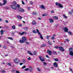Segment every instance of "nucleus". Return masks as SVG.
<instances>
[{
    "label": "nucleus",
    "instance_id": "1",
    "mask_svg": "<svg viewBox=\"0 0 73 73\" xmlns=\"http://www.w3.org/2000/svg\"><path fill=\"white\" fill-rule=\"evenodd\" d=\"M22 40H19V42L20 43H24V42L27 41V39L25 36H23L22 37Z\"/></svg>",
    "mask_w": 73,
    "mask_h": 73
},
{
    "label": "nucleus",
    "instance_id": "2",
    "mask_svg": "<svg viewBox=\"0 0 73 73\" xmlns=\"http://www.w3.org/2000/svg\"><path fill=\"white\" fill-rule=\"evenodd\" d=\"M69 52H70L69 54L72 56H73V48L72 47H70L69 48Z\"/></svg>",
    "mask_w": 73,
    "mask_h": 73
},
{
    "label": "nucleus",
    "instance_id": "3",
    "mask_svg": "<svg viewBox=\"0 0 73 73\" xmlns=\"http://www.w3.org/2000/svg\"><path fill=\"white\" fill-rule=\"evenodd\" d=\"M55 4L56 6H59L60 8H63V6L62 5V4H61L60 3L56 2L55 3Z\"/></svg>",
    "mask_w": 73,
    "mask_h": 73
},
{
    "label": "nucleus",
    "instance_id": "4",
    "mask_svg": "<svg viewBox=\"0 0 73 73\" xmlns=\"http://www.w3.org/2000/svg\"><path fill=\"white\" fill-rule=\"evenodd\" d=\"M39 59H40V60L41 61H42V62L45 61V59H44V57L42 56H39Z\"/></svg>",
    "mask_w": 73,
    "mask_h": 73
},
{
    "label": "nucleus",
    "instance_id": "5",
    "mask_svg": "<svg viewBox=\"0 0 73 73\" xmlns=\"http://www.w3.org/2000/svg\"><path fill=\"white\" fill-rule=\"evenodd\" d=\"M11 7L14 10H16V9H17V7L15 5H11Z\"/></svg>",
    "mask_w": 73,
    "mask_h": 73
},
{
    "label": "nucleus",
    "instance_id": "6",
    "mask_svg": "<svg viewBox=\"0 0 73 73\" xmlns=\"http://www.w3.org/2000/svg\"><path fill=\"white\" fill-rule=\"evenodd\" d=\"M13 61L15 62L16 64H19V60L18 58H17L15 59H14L13 60Z\"/></svg>",
    "mask_w": 73,
    "mask_h": 73
},
{
    "label": "nucleus",
    "instance_id": "7",
    "mask_svg": "<svg viewBox=\"0 0 73 73\" xmlns=\"http://www.w3.org/2000/svg\"><path fill=\"white\" fill-rule=\"evenodd\" d=\"M63 30L65 32H68V28L67 27H65L64 29H63Z\"/></svg>",
    "mask_w": 73,
    "mask_h": 73
},
{
    "label": "nucleus",
    "instance_id": "8",
    "mask_svg": "<svg viewBox=\"0 0 73 73\" xmlns=\"http://www.w3.org/2000/svg\"><path fill=\"white\" fill-rule=\"evenodd\" d=\"M19 34L21 36H22V35H23L24 34L25 35H27V33L23 32L21 33V32H20L19 33Z\"/></svg>",
    "mask_w": 73,
    "mask_h": 73
},
{
    "label": "nucleus",
    "instance_id": "9",
    "mask_svg": "<svg viewBox=\"0 0 73 73\" xmlns=\"http://www.w3.org/2000/svg\"><path fill=\"white\" fill-rule=\"evenodd\" d=\"M18 10L19 11L21 12H24V10L21 8H19Z\"/></svg>",
    "mask_w": 73,
    "mask_h": 73
},
{
    "label": "nucleus",
    "instance_id": "10",
    "mask_svg": "<svg viewBox=\"0 0 73 73\" xmlns=\"http://www.w3.org/2000/svg\"><path fill=\"white\" fill-rule=\"evenodd\" d=\"M53 66L55 68H57V63L56 62L54 63L53 64Z\"/></svg>",
    "mask_w": 73,
    "mask_h": 73
},
{
    "label": "nucleus",
    "instance_id": "11",
    "mask_svg": "<svg viewBox=\"0 0 73 73\" xmlns=\"http://www.w3.org/2000/svg\"><path fill=\"white\" fill-rule=\"evenodd\" d=\"M36 23H37L34 20L33 21L32 23V25H36Z\"/></svg>",
    "mask_w": 73,
    "mask_h": 73
},
{
    "label": "nucleus",
    "instance_id": "12",
    "mask_svg": "<svg viewBox=\"0 0 73 73\" xmlns=\"http://www.w3.org/2000/svg\"><path fill=\"white\" fill-rule=\"evenodd\" d=\"M47 52H48V53L49 54V55H52V51L50 50L49 51V50H48Z\"/></svg>",
    "mask_w": 73,
    "mask_h": 73
},
{
    "label": "nucleus",
    "instance_id": "13",
    "mask_svg": "<svg viewBox=\"0 0 73 73\" xmlns=\"http://www.w3.org/2000/svg\"><path fill=\"white\" fill-rule=\"evenodd\" d=\"M72 12H73V9H72V10L70 12H68V13L71 15H73V13Z\"/></svg>",
    "mask_w": 73,
    "mask_h": 73
},
{
    "label": "nucleus",
    "instance_id": "14",
    "mask_svg": "<svg viewBox=\"0 0 73 73\" xmlns=\"http://www.w3.org/2000/svg\"><path fill=\"white\" fill-rule=\"evenodd\" d=\"M59 49L60 50H61V51H64V48H62V47H60L59 48Z\"/></svg>",
    "mask_w": 73,
    "mask_h": 73
},
{
    "label": "nucleus",
    "instance_id": "15",
    "mask_svg": "<svg viewBox=\"0 0 73 73\" xmlns=\"http://www.w3.org/2000/svg\"><path fill=\"white\" fill-rule=\"evenodd\" d=\"M17 18H18V19L19 20H20L22 19V17H21L20 16L18 15L17 16Z\"/></svg>",
    "mask_w": 73,
    "mask_h": 73
},
{
    "label": "nucleus",
    "instance_id": "16",
    "mask_svg": "<svg viewBox=\"0 0 73 73\" xmlns=\"http://www.w3.org/2000/svg\"><path fill=\"white\" fill-rule=\"evenodd\" d=\"M29 71L31 72H32V70H33V68L31 67H29Z\"/></svg>",
    "mask_w": 73,
    "mask_h": 73
},
{
    "label": "nucleus",
    "instance_id": "17",
    "mask_svg": "<svg viewBox=\"0 0 73 73\" xmlns=\"http://www.w3.org/2000/svg\"><path fill=\"white\" fill-rule=\"evenodd\" d=\"M3 2H4L3 3V5H5V4L7 3L6 0H3Z\"/></svg>",
    "mask_w": 73,
    "mask_h": 73
},
{
    "label": "nucleus",
    "instance_id": "18",
    "mask_svg": "<svg viewBox=\"0 0 73 73\" xmlns=\"http://www.w3.org/2000/svg\"><path fill=\"white\" fill-rule=\"evenodd\" d=\"M12 29H16V27L15 26V25H13L12 26Z\"/></svg>",
    "mask_w": 73,
    "mask_h": 73
},
{
    "label": "nucleus",
    "instance_id": "19",
    "mask_svg": "<svg viewBox=\"0 0 73 73\" xmlns=\"http://www.w3.org/2000/svg\"><path fill=\"white\" fill-rule=\"evenodd\" d=\"M28 54H29L30 55H31V56H33V54L31 53V52L29 51H28Z\"/></svg>",
    "mask_w": 73,
    "mask_h": 73
},
{
    "label": "nucleus",
    "instance_id": "20",
    "mask_svg": "<svg viewBox=\"0 0 73 73\" xmlns=\"http://www.w3.org/2000/svg\"><path fill=\"white\" fill-rule=\"evenodd\" d=\"M49 20L50 22V23H53V20L52 19H50Z\"/></svg>",
    "mask_w": 73,
    "mask_h": 73
},
{
    "label": "nucleus",
    "instance_id": "21",
    "mask_svg": "<svg viewBox=\"0 0 73 73\" xmlns=\"http://www.w3.org/2000/svg\"><path fill=\"white\" fill-rule=\"evenodd\" d=\"M48 43L49 45H52V43H51L50 40H49L48 41Z\"/></svg>",
    "mask_w": 73,
    "mask_h": 73
},
{
    "label": "nucleus",
    "instance_id": "22",
    "mask_svg": "<svg viewBox=\"0 0 73 73\" xmlns=\"http://www.w3.org/2000/svg\"><path fill=\"white\" fill-rule=\"evenodd\" d=\"M53 18L55 20H57L58 19V17L56 16L53 17Z\"/></svg>",
    "mask_w": 73,
    "mask_h": 73
},
{
    "label": "nucleus",
    "instance_id": "23",
    "mask_svg": "<svg viewBox=\"0 0 73 73\" xmlns=\"http://www.w3.org/2000/svg\"><path fill=\"white\" fill-rule=\"evenodd\" d=\"M33 15H37V12H33Z\"/></svg>",
    "mask_w": 73,
    "mask_h": 73
},
{
    "label": "nucleus",
    "instance_id": "24",
    "mask_svg": "<svg viewBox=\"0 0 73 73\" xmlns=\"http://www.w3.org/2000/svg\"><path fill=\"white\" fill-rule=\"evenodd\" d=\"M45 46H46V45L43 44L41 46V48H43V47H45Z\"/></svg>",
    "mask_w": 73,
    "mask_h": 73
},
{
    "label": "nucleus",
    "instance_id": "25",
    "mask_svg": "<svg viewBox=\"0 0 73 73\" xmlns=\"http://www.w3.org/2000/svg\"><path fill=\"white\" fill-rule=\"evenodd\" d=\"M53 54H54V55H57V53L55 51L53 52Z\"/></svg>",
    "mask_w": 73,
    "mask_h": 73
},
{
    "label": "nucleus",
    "instance_id": "26",
    "mask_svg": "<svg viewBox=\"0 0 73 73\" xmlns=\"http://www.w3.org/2000/svg\"><path fill=\"white\" fill-rule=\"evenodd\" d=\"M4 8L6 9H9V7L7 6H5L4 7Z\"/></svg>",
    "mask_w": 73,
    "mask_h": 73
},
{
    "label": "nucleus",
    "instance_id": "27",
    "mask_svg": "<svg viewBox=\"0 0 73 73\" xmlns=\"http://www.w3.org/2000/svg\"><path fill=\"white\" fill-rule=\"evenodd\" d=\"M63 16L64 18H65V19H67L68 18V17L65 16L64 14L63 15Z\"/></svg>",
    "mask_w": 73,
    "mask_h": 73
},
{
    "label": "nucleus",
    "instance_id": "28",
    "mask_svg": "<svg viewBox=\"0 0 73 73\" xmlns=\"http://www.w3.org/2000/svg\"><path fill=\"white\" fill-rule=\"evenodd\" d=\"M1 72L2 73H4V72H5V70H4L2 69L1 70Z\"/></svg>",
    "mask_w": 73,
    "mask_h": 73
},
{
    "label": "nucleus",
    "instance_id": "29",
    "mask_svg": "<svg viewBox=\"0 0 73 73\" xmlns=\"http://www.w3.org/2000/svg\"><path fill=\"white\" fill-rule=\"evenodd\" d=\"M41 8H42V9H45V7H44L43 5H42Z\"/></svg>",
    "mask_w": 73,
    "mask_h": 73
},
{
    "label": "nucleus",
    "instance_id": "30",
    "mask_svg": "<svg viewBox=\"0 0 73 73\" xmlns=\"http://www.w3.org/2000/svg\"><path fill=\"white\" fill-rule=\"evenodd\" d=\"M48 15H47L46 14H44L42 15V16H46Z\"/></svg>",
    "mask_w": 73,
    "mask_h": 73
},
{
    "label": "nucleus",
    "instance_id": "31",
    "mask_svg": "<svg viewBox=\"0 0 73 73\" xmlns=\"http://www.w3.org/2000/svg\"><path fill=\"white\" fill-rule=\"evenodd\" d=\"M7 38H9V39H10V40H13V38H12L11 37H8Z\"/></svg>",
    "mask_w": 73,
    "mask_h": 73
},
{
    "label": "nucleus",
    "instance_id": "32",
    "mask_svg": "<svg viewBox=\"0 0 73 73\" xmlns=\"http://www.w3.org/2000/svg\"><path fill=\"white\" fill-rule=\"evenodd\" d=\"M3 32H4V31L3 30H1V35H3Z\"/></svg>",
    "mask_w": 73,
    "mask_h": 73
},
{
    "label": "nucleus",
    "instance_id": "33",
    "mask_svg": "<svg viewBox=\"0 0 73 73\" xmlns=\"http://www.w3.org/2000/svg\"><path fill=\"white\" fill-rule=\"evenodd\" d=\"M54 60L55 61H58V58H57L54 59Z\"/></svg>",
    "mask_w": 73,
    "mask_h": 73
},
{
    "label": "nucleus",
    "instance_id": "34",
    "mask_svg": "<svg viewBox=\"0 0 73 73\" xmlns=\"http://www.w3.org/2000/svg\"><path fill=\"white\" fill-rule=\"evenodd\" d=\"M13 4H14L15 5H17V3H16V2H15V1L13 2Z\"/></svg>",
    "mask_w": 73,
    "mask_h": 73
},
{
    "label": "nucleus",
    "instance_id": "35",
    "mask_svg": "<svg viewBox=\"0 0 73 73\" xmlns=\"http://www.w3.org/2000/svg\"><path fill=\"white\" fill-rule=\"evenodd\" d=\"M33 33H37V32H36V31L35 30H33Z\"/></svg>",
    "mask_w": 73,
    "mask_h": 73
},
{
    "label": "nucleus",
    "instance_id": "36",
    "mask_svg": "<svg viewBox=\"0 0 73 73\" xmlns=\"http://www.w3.org/2000/svg\"><path fill=\"white\" fill-rule=\"evenodd\" d=\"M40 38H41L42 40H43V37H42V35H40Z\"/></svg>",
    "mask_w": 73,
    "mask_h": 73
},
{
    "label": "nucleus",
    "instance_id": "37",
    "mask_svg": "<svg viewBox=\"0 0 73 73\" xmlns=\"http://www.w3.org/2000/svg\"><path fill=\"white\" fill-rule=\"evenodd\" d=\"M68 32L70 35H72V33L70 31H68Z\"/></svg>",
    "mask_w": 73,
    "mask_h": 73
},
{
    "label": "nucleus",
    "instance_id": "38",
    "mask_svg": "<svg viewBox=\"0 0 73 73\" xmlns=\"http://www.w3.org/2000/svg\"><path fill=\"white\" fill-rule=\"evenodd\" d=\"M37 69H38V71H39V72H41V70H40V68H37Z\"/></svg>",
    "mask_w": 73,
    "mask_h": 73
},
{
    "label": "nucleus",
    "instance_id": "39",
    "mask_svg": "<svg viewBox=\"0 0 73 73\" xmlns=\"http://www.w3.org/2000/svg\"><path fill=\"white\" fill-rule=\"evenodd\" d=\"M28 70H29V68H27L25 69V71H28Z\"/></svg>",
    "mask_w": 73,
    "mask_h": 73
},
{
    "label": "nucleus",
    "instance_id": "40",
    "mask_svg": "<svg viewBox=\"0 0 73 73\" xmlns=\"http://www.w3.org/2000/svg\"><path fill=\"white\" fill-rule=\"evenodd\" d=\"M25 43H26L27 45H29V42H26Z\"/></svg>",
    "mask_w": 73,
    "mask_h": 73
},
{
    "label": "nucleus",
    "instance_id": "41",
    "mask_svg": "<svg viewBox=\"0 0 73 73\" xmlns=\"http://www.w3.org/2000/svg\"><path fill=\"white\" fill-rule=\"evenodd\" d=\"M7 64V65H8L10 66H11V63H10V62L8 63Z\"/></svg>",
    "mask_w": 73,
    "mask_h": 73
},
{
    "label": "nucleus",
    "instance_id": "42",
    "mask_svg": "<svg viewBox=\"0 0 73 73\" xmlns=\"http://www.w3.org/2000/svg\"><path fill=\"white\" fill-rule=\"evenodd\" d=\"M6 47L7 46H5V45H4L3 48L4 49H6Z\"/></svg>",
    "mask_w": 73,
    "mask_h": 73
},
{
    "label": "nucleus",
    "instance_id": "43",
    "mask_svg": "<svg viewBox=\"0 0 73 73\" xmlns=\"http://www.w3.org/2000/svg\"><path fill=\"white\" fill-rule=\"evenodd\" d=\"M17 7H18V8H20V5L18 4L17 5Z\"/></svg>",
    "mask_w": 73,
    "mask_h": 73
},
{
    "label": "nucleus",
    "instance_id": "44",
    "mask_svg": "<svg viewBox=\"0 0 73 73\" xmlns=\"http://www.w3.org/2000/svg\"><path fill=\"white\" fill-rule=\"evenodd\" d=\"M50 37V36H46V38H47V39H49V38Z\"/></svg>",
    "mask_w": 73,
    "mask_h": 73
},
{
    "label": "nucleus",
    "instance_id": "45",
    "mask_svg": "<svg viewBox=\"0 0 73 73\" xmlns=\"http://www.w3.org/2000/svg\"><path fill=\"white\" fill-rule=\"evenodd\" d=\"M22 62H23L24 63H25V60L24 59H23L22 60Z\"/></svg>",
    "mask_w": 73,
    "mask_h": 73
},
{
    "label": "nucleus",
    "instance_id": "46",
    "mask_svg": "<svg viewBox=\"0 0 73 73\" xmlns=\"http://www.w3.org/2000/svg\"><path fill=\"white\" fill-rule=\"evenodd\" d=\"M30 3L31 4V5H33V3L31 1H30Z\"/></svg>",
    "mask_w": 73,
    "mask_h": 73
},
{
    "label": "nucleus",
    "instance_id": "47",
    "mask_svg": "<svg viewBox=\"0 0 73 73\" xmlns=\"http://www.w3.org/2000/svg\"><path fill=\"white\" fill-rule=\"evenodd\" d=\"M26 68V66H24L23 67H22V68L23 69H24Z\"/></svg>",
    "mask_w": 73,
    "mask_h": 73
},
{
    "label": "nucleus",
    "instance_id": "48",
    "mask_svg": "<svg viewBox=\"0 0 73 73\" xmlns=\"http://www.w3.org/2000/svg\"><path fill=\"white\" fill-rule=\"evenodd\" d=\"M55 48H56V49H58L59 48V47H58V46H55Z\"/></svg>",
    "mask_w": 73,
    "mask_h": 73
},
{
    "label": "nucleus",
    "instance_id": "49",
    "mask_svg": "<svg viewBox=\"0 0 73 73\" xmlns=\"http://www.w3.org/2000/svg\"><path fill=\"white\" fill-rule=\"evenodd\" d=\"M65 40H66V41H67V42H69V40L68 39H66Z\"/></svg>",
    "mask_w": 73,
    "mask_h": 73
},
{
    "label": "nucleus",
    "instance_id": "50",
    "mask_svg": "<svg viewBox=\"0 0 73 73\" xmlns=\"http://www.w3.org/2000/svg\"><path fill=\"white\" fill-rule=\"evenodd\" d=\"M22 2L23 5H24V4H25V3H24V1H22Z\"/></svg>",
    "mask_w": 73,
    "mask_h": 73
},
{
    "label": "nucleus",
    "instance_id": "51",
    "mask_svg": "<svg viewBox=\"0 0 73 73\" xmlns=\"http://www.w3.org/2000/svg\"><path fill=\"white\" fill-rule=\"evenodd\" d=\"M51 39H52V40H54V37H51Z\"/></svg>",
    "mask_w": 73,
    "mask_h": 73
},
{
    "label": "nucleus",
    "instance_id": "52",
    "mask_svg": "<svg viewBox=\"0 0 73 73\" xmlns=\"http://www.w3.org/2000/svg\"><path fill=\"white\" fill-rule=\"evenodd\" d=\"M51 13H54V11L53 10H52L51 11Z\"/></svg>",
    "mask_w": 73,
    "mask_h": 73
},
{
    "label": "nucleus",
    "instance_id": "53",
    "mask_svg": "<svg viewBox=\"0 0 73 73\" xmlns=\"http://www.w3.org/2000/svg\"><path fill=\"white\" fill-rule=\"evenodd\" d=\"M43 65H47V63H45V62H44Z\"/></svg>",
    "mask_w": 73,
    "mask_h": 73
},
{
    "label": "nucleus",
    "instance_id": "54",
    "mask_svg": "<svg viewBox=\"0 0 73 73\" xmlns=\"http://www.w3.org/2000/svg\"><path fill=\"white\" fill-rule=\"evenodd\" d=\"M31 8L29 7H28V11H30V9H31Z\"/></svg>",
    "mask_w": 73,
    "mask_h": 73
},
{
    "label": "nucleus",
    "instance_id": "55",
    "mask_svg": "<svg viewBox=\"0 0 73 73\" xmlns=\"http://www.w3.org/2000/svg\"><path fill=\"white\" fill-rule=\"evenodd\" d=\"M55 27H57L58 26V25L57 24L55 25H54Z\"/></svg>",
    "mask_w": 73,
    "mask_h": 73
},
{
    "label": "nucleus",
    "instance_id": "56",
    "mask_svg": "<svg viewBox=\"0 0 73 73\" xmlns=\"http://www.w3.org/2000/svg\"><path fill=\"white\" fill-rule=\"evenodd\" d=\"M23 64V63H20V65H22Z\"/></svg>",
    "mask_w": 73,
    "mask_h": 73
},
{
    "label": "nucleus",
    "instance_id": "57",
    "mask_svg": "<svg viewBox=\"0 0 73 73\" xmlns=\"http://www.w3.org/2000/svg\"><path fill=\"white\" fill-rule=\"evenodd\" d=\"M19 71H18V70H17L16 71V73H19Z\"/></svg>",
    "mask_w": 73,
    "mask_h": 73
},
{
    "label": "nucleus",
    "instance_id": "58",
    "mask_svg": "<svg viewBox=\"0 0 73 73\" xmlns=\"http://www.w3.org/2000/svg\"><path fill=\"white\" fill-rule=\"evenodd\" d=\"M38 34L39 35H40H40H41V33H40V32H38Z\"/></svg>",
    "mask_w": 73,
    "mask_h": 73
},
{
    "label": "nucleus",
    "instance_id": "59",
    "mask_svg": "<svg viewBox=\"0 0 73 73\" xmlns=\"http://www.w3.org/2000/svg\"><path fill=\"white\" fill-rule=\"evenodd\" d=\"M46 57H47V58H49V57L48 56V55H46Z\"/></svg>",
    "mask_w": 73,
    "mask_h": 73
},
{
    "label": "nucleus",
    "instance_id": "60",
    "mask_svg": "<svg viewBox=\"0 0 73 73\" xmlns=\"http://www.w3.org/2000/svg\"><path fill=\"white\" fill-rule=\"evenodd\" d=\"M48 61V62H50V60L48 59L47 60Z\"/></svg>",
    "mask_w": 73,
    "mask_h": 73
},
{
    "label": "nucleus",
    "instance_id": "61",
    "mask_svg": "<svg viewBox=\"0 0 73 73\" xmlns=\"http://www.w3.org/2000/svg\"><path fill=\"white\" fill-rule=\"evenodd\" d=\"M5 21V22H6V23H8V21L7 20H6Z\"/></svg>",
    "mask_w": 73,
    "mask_h": 73
},
{
    "label": "nucleus",
    "instance_id": "62",
    "mask_svg": "<svg viewBox=\"0 0 73 73\" xmlns=\"http://www.w3.org/2000/svg\"><path fill=\"white\" fill-rule=\"evenodd\" d=\"M36 31L38 33L39 32V30H38V29H36Z\"/></svg>",
    "mask_w": 73,
    "mask_h": 73
},
{
    "label": "nucleus",
    "instance_id": "63",
    "mask_svg": "<svg viewBox=\"0 0 73 73\" xmlns=\"http://www.w3.org/2000/svg\"><path fill=\"white\" fill-rule=\"evenodd\" d=\"M70 70L73 73V72L72 71L73 70H72V69L70 68Z\"/></svg>",
    "mask_w": 73,
    "mask_h": 73
},
{
    "label": "nucleus",
    "instance_id": "64",
    "mask_svg": "<svg viewBox=\"0 0 73 73\" xmlns=\"http://www.w3.org/2000/svg\"><path fill=\"white\" fill-rule=\"evenodd\" d=\"M28 59L29 60H31V57H29L28 58Z\"/></svg>",
    "mask_w": 73,
    "mask_h": 73
}]
</instances>
